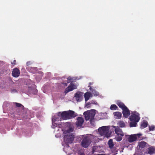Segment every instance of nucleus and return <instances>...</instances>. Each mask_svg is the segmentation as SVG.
Segmentation results:
<instances>
[{"instance_id": "nucleus-25", "label": "nucleus", "mask_w": 155, "mask_h": 155, "mask_svg": "<svg viewBox=\"0 0 155 155\" xmlns=\"http://www.w3.org/2000/svg\"><path fill=\"white\" fill-rule=\"evenodd\" d=\"M54 118V120L57 121L61 120H62V118H61V117L60 116L59 117H58V113L57 114V116H55Z\"/></svg>"}, {"instance_id": "nucleus-21", "label": "nucleus", "mask_w": 155, "mask_h": 155, "mask_svg": "<svg viewBox=\"0 0 155 155\" xmlns=\"http://www.w3.org/2000/svg\"><path fill=\"white\" fill-rule=\"evenodd\" d=\"M147 143L144 141H142L140 142L139 144V146L140 147L143 148L145 146Z\"/></svg>"}, {"instance_id": "nucleus-26", "label": "nucleus", "mask_w": 155, "mask_h": 155, "mask_svg": "<svg viewBox=\"0 0 155 155\" xmlns=\"http://www.w3.org/2000/svg\"><path fill=\"white\" fill-rule=\"evenodd\" d=\"M14 104H15L17 107H22V108L24 107V106L20 103L15 102L14 103Z\"/></svg>"}, {"instance_id": "nucleus-35", "label": "nucleus", "mask_w": 155, "mask_h": 155, "mask_svg": "<svg viewBox=\"0 0 155 155\" xmlns=\"http://www.w3.org/2000/svg\"><path fill=\"white\" fill-rule=\"evenodd\" d=\"M30 62H27V64L28 65L30 64Z\"/></svg>"}, {"instance_id": "nucleus-8", "label": "nucleus", "mask_w": 155, "mask_h": 155, "mask_svg": "<svg viewBox=\"0 0 155 155\" xmlns=\"http://www.w3.org/2000/svg\"><path fill=\"white\" fill-rule=\"evenodd\" d=\"M84 119L81 117H78L77 118V121L76 123V125L78 127L82 126L84 122Z\"/></svg>"}, {"instance_id": "nucleus-10", "label": "nucleus", "mask_w": 155, "mask_h": 155, "mask_svg": "<svg viewBox=\"0 0 155 155\" xmlns=\"http://www.w3.org/2000/svg\"><path fill=\"white\" fill-rule=\"evenodd\" d=\"M82 92L78 91L74 94V97H75L76 100L77 101H80L82 99V95L83 94Z\"/></svg>"}, {"instance_id": "nucleus-39", "label": "nucleus", "mask_w": 155, "mask_h": 155, "mask_svg": "<svg viewBox=\"0 0 155 155\" xmlns=\"http://www.w3.org/2000/svg\"><path fill=\"white\" fill-rule=\"evenodd\" d=\"M89 84H90V85H91V83H89Z\"/></svg>"}, {"instance_id": "nucleus-34", "label": "nucleus", "mask_w": 155, "mask_h": 155, "mask_svg": "<svg viewBox=\"0 0 155 155\" xmlns=\"http://www.w3.org/2000/svg\"><path fill=\"white\" fill-rule=\"evenodd\" d=\"M68 80H71V78L70 77H68L67 78Z\"/></svg>"}, {"instance_id": "nucleus-23", "label": "nucleus", "mask_w": 155, "mask_h": 155, "mask_svg": "<svg viewBox=\"0 0 155 155\" xmlns=\"http://www.w3.org/2000/svg\"><path fill=\"white\" fill-rule=\"evenodd\" d=\"M110 108L111 110H114L117 109L118 107L115 104H113L110 106Z\"/></svg>"}, {"instance_id": "nucleus-4", "label": "nucleus", "mask_w": 155, "mask_h": 155, "mask_svg": "<svg viewBox=\"0 0 155 155\" xmlns=\"http://www.w3.org/2000/svg\"><path fill=\"white\" fill-rule=\"evenodd\" d=\"M100 134L104 137H110L111 134L109 132V128L107 126H103L98 129Z\"/></svg>"}, {"instance_id": "nucleus-22", "label": "nucleus", "mask_w": 155, "mask_h": 155, "mask_svg": "<svg viewBox=\"0 0 155 155\" xmlns=\"http://www.w3.org/2000/svg\"><path fill=\"white\" fill-rule=\"evenodd\" d=\"M137 122L134 121H131L130 123V127H136Z\"/></svg>"}, {"instance_id": "nucleus-1", "label": "nucleus", "mask_w": 155, "mask_h": 155, "mask_svg": "<svg viewBox=\"0 0 155 155\" xmlns=\"http://www.w3.org/2000/svg\"><path fill=\"white\" fill-rule=\"evenodd\" d=\"M73 128L70 127L65 131V135L64 137V141L67 145L69 146V143H71L74 138V134L71 132H73Z\"/></svg>"}, {"instance_id": "nucleus-14", "label": "nucleus", "mask_w": 155, "mask_h": 155, "mask_svg": "<svg viewBox=\"0 0 155 155\" xmlns=\"http://www.w3.org/2000/svg\"><path fill=\"white\" fill-rule=\"evenodd\" d=\"M113 115L114 117L117 119H120L122 116V114L121 112L117 111L113 113Z\"/></svg>"}, {"instance_id": "nucleus-27", "label": "nucleus", "mask_w": 155, "mask_h": 155, "mask_svg": "<svg viewBox=\"0 0 155 155\" xmlns=\"http://www.w3.org/2000/svg\"><path fill=\"white\" fill-rule=\"evenodd\" d=\"M122 136H118L117 138V140L118 141H120L122 140Z\"/></svg>"}, {"instance_id": "nucleus-19", "label": "nucleus", "mask_w": 155, "mask_h": 155, "mask_svg": "<svg viewBox=\"0 0 155 155\" xmlns=\"http://www.w3.org/2000/svg\"><path fill=\"white\" fill-rule=\"evenodd\" d=\"M108 144L109 146V147L110 149H112L113 147L114 144L113 143V140L112 139H110L108 141Z\"/></svg>"}, {"instance_id": "nucleus-29", "label": "nucleus", "mask_w": 155, "mask_h": 155, "mask_svg": "<svg viewBox=\"0 0 155 155\" xmlns=\"http://www.w3.org/2000/svg\"><path fill=\"white\" fill-rule=\"evenodd\" d=\"M91 104V103L88 102L86 104L85 107H87V108H88L89 107V106Z\"/></svg>"}, {"instance_id": "nucleus-32", "label": "nucleus", "mask_w": 155, "mask_h": 155, "mask_svg": "<svg viewBox=\"0 0 155 155\" xmlns=\"http://www.w3.org/2000/svg\"><path fill=\"white\" fill-rule=\"evenodd\" d=\"M12 92L14 93V92H17V91L16 90L14 89L12 90Z\"/></svg>"}, {"instance_id": "nucleus-12", "label": "nucleus", "mask_w": 155, "mask_h": 155, "mask_svg": "<svg viewBox=\"0 0 155 155\" xmlns=\"http://www.w3.org/2000/svg\"><path fill=\"white\" fill-rule=\"evenodd\" d=\"M115 131L118 136H123L124 135L122 130L118 127L115 128Z\"/></svg>"}, {"instance_id": "nucleus-13", "label": "nucleus", "mask_w": 155, "mask_h": 155, "mask_svg": "<svg viewBox=\"0 0 155 155\" xmlns=\"http://www.w3.org/2000/svg\"><path fill=\"white\" fill-rule=\"evenodd\" d=\"M137 139V138L136 135H131L128 138V140L129 142L131 143L136 140Z\"/></svg>"}, {"instance_id": "nucleus-16", "label": "nucleus", "mask_w": 155, "mask_h": 155, "mask_svg": "<svg viewBox=\"0 0 155 155\" xmlns=\"http://www.w3.org/2000/svg\"><path fill=\"white\" fill-rule=\"evenodd\" d=\"M116 104L122 110L127 107L123 103L119 101H117Z\"/></svg>"}, {"instance_id": "nucleus-33", "label": "nucleus", "mask_w": 155, "mask_h": 155, "mask_svg": "<svg viewBox=\"0 0 155 155\" xmlns=\"http://www.w3.org/2000/svg\"><path fill=\"white\" fill-rule=\"evenodd\" d=\"M91 103V104H96L97 103V102L95 101H92Z\"/></svg>"}, {"instance_id": "nucleus-3", "label": "nucleus", "mask_w": 155, "mask_h": 155, "mask_svg": "<svg viewBox=\"0 0 155 155\" xmlns=\"http://www.w3.org/2000/svg\"><path fill=\"white\" fill-rule=\"evenodd\" d=\"M95 114V110L94 109L87 110L84 113L86 120H90V124H93L95 121L94 117Z\"/></svg>"}, {"instance_id": "nucleus-24", "label": "nucleus", "mask_w": 155, "mask_h": 155, "mask_svg": "<svg viewBox=\"0 0 155 155\" xmlns=\"http://www.w3.org/2000/svg\"><path fill=\"white\" fill-rule=\"evenodd\" d=\"M118 125L120 127H124L125 126V124L124 122L123 121H120L118 123Z\"/></svg>"}, {"instance_id": "nucleus-28", "label": "nucleus", "mask_w": 155, "mask_h": 155, "mask_svg": "<svg viewBox=\"0 0 155 155\" xmlns=\"http://www.w3.org/2000/svg\"><path fill=\"white\" fill-rule=\"evenodd\" d=\"M154 126H151L149 127V130L150 131L153 130L154 129Z\"/></svg>"}, {"instance_id": "nucleus-11", "label": "nucleus", "mask_w": 155, "mask_h": 155, "mask_svg": "<svg viewBox=\"0 0 155 155\" xmlns=\"http://www.w3.org/2000/svg\"><path fill=\"white\" fill-rule=\"evenodd\" d=\"M20 72L19 70L17 68H15L12 71V74L14 77L17 78L18 77L20 74Z\"/></svg>"}, {"instance_id": "nucleus-5", "label": "nucleus", "mask_w": 155, "mask_h": 155, "mask_svg": "<svg viewBox=\"0 0 155 155\" xmlns=\"http://www.w3.org/2000/svg\"><path fill=\"white\" fill-rule=\"evenodd\" d=\"M91 142V140L90 136H85L84 137L81 142L82 146L84 148H87L90 145Z\"/></svg>"}, {"instance_id": "nucleus-30", "label": "nucleus", "mask_w": 155, "mask_h": 155, "mask_svg": "<svg viewBox=\"0 0 155 155\" xmlns=\"http://www.w3.org/2000/svg\"><path fill=\"white\" fill-rule=\"evenodd\" d=\"M16 60H14L13 62H11V64H12L15 65L16 64Z\"/></svg>"}, {"instance_id": "nucleus-37", "label": "nucleus", "mask_w": 155, "mask_h": 155, "mask_svg": "<svg viewBox=\"0 0 155 155\" xmlns=\"http://www.w3.org/2000/svg\"><path fill=\"white\" fill-rule=\"evenodd\" d=\"M98 155H105L104 154H98Z\"/></svg>"}, {"instance_id": "nucleus-15", "label": "nucleus", "mask_w": 155, "mask_h": 155, "mask_svg": "<svg viewBox=\"0 0 155 155\" xmlns=\"http://www.w3.org/2000/svg\"><path fill=\"white\" fill-rule=\"evenodd\" d=\"M148 153L150 155H152L155 153V148L154 147L151 146L148 148Z\"/></svg>"}, {"instance_id": "nucleus-2", "label": "nucleus", "mask_w": 155, "mask_h": 155, "mask_svg": "<svg viewBox=\"0 0 155 155\" xmlns=\"http://www.w3.org/2000/svg\"><path fill=\"white\" fill-rule=\"evenodd\" d=\"M58 115L59 117L60 116L61 118L63 120L70 119L74 118L76 116L74 112L72 110L64 111L61 113L59 112L58 113Z\"/></svg>"}, {"instance_id": "nucleus-36", "label": "nucleus", "mask_w": 155, "mask_h": 155, "mask_svg": "<svg viewBox=\"0 0 155 155\" xmlns=\"http://www.w3.org/2000/svg\"><path fill=\"white\" fill-rule=\"evenodd\" d=\"M63 84L65 86H67V84L66 83H64Z\"/></svg>"}, {"instance_id": "nucleus-7", "label": "nucleus", "mask_w": 155, "mask_h": 155, "mask_svg": "<svg viewBox=\"0 0 155 155\" xmlns=\"http://www.w3.org/2000/svg\"><path fill=\"white\" fill-rule=\"evenodd\" d=\"M75 86L72 83H71L68 87H67L64 91V93L66 94L68 92L73 91L76 89Z\"/></svg>"}, {"instance_id": "nucleus-9", "label": "nucleus", "mask_w": 155, "mask_h": 155, "mask_svg": "<svg viewBox=\"0 0 155 155\" xmlns=\"http://www.w3.org/2000/svg\"><path fill=\"white\" fill-rule=\"evenodd\" d=\"M122 114L124 117L127 118L130 114L129 110L127 107L122 110Z\"/></svg>"}, {"instance_id": "nucleus-18", "label": "nucleus", "mask_w": 155, "mask_h": 155, "mask_svg": "<svg viewBox=\"0 0 155 155\" xmlns=\"http://www.w3.org/2000/svg\"><path fill=\"white\" fill-rule=\"evenodd\" d=\"M88 87H90V89L93 94L94 96H97L99 95V93L97 92L95 90L92 88L91 86H89Z\"/></svg>"}, {"instance_id": "nucleus-6", "label": "nucleus", "mask_w": 155, "mask_h": 155, "mask_svg": "<svg viewBox=\"0 0 155 155\" xmlns=\"http://www.w3.org/2000/svg\"><path fill=\"white\" fill-rule=\"evenodd\" d=\"M130 119L131 121L138 122L140 120L139 114L136 111H134L130 116Z\"/></svg>"}, {"instance_id": "nucleus-38", "label": "nucleus", "mask_w": 155, "mask_h": 155, "mask_svg": "<svg viewBox=\"0 0 155 155\" xmlns=\"http://www.w3.org/2000/svg\"><path fill=\"white\" fill-rule=\"evenodd\" d=\"M113 127H114V128H115V126H113Z\"/></svg>"}, {"instance_id": "nucleus-17", "label": "nucleus", "mask_w": 155, "mask_h": 155, "mask_svg": "<svg viewBox=\"0 0 155 155\" xmlns=\"http://www.w3.org/2000/svg\"><path fill=\"white\" fill-rule=\"evenodd\" d=\"M91 94L90 92H87L84 94V97L85 102H87L89 99L90 97H91Z\"/></svg>"}, {"instance_id": "nucleus-31", "label": "nucleus", "mask_w": 155, "mask_h": 155, "mask_svg": "<svg viewBox=\"0 0 155 155\" xmlns=\"http://www.w3.org/2000/svg\"><path fill=\"white\" fill-rule=\"evenodd\" d=\"M136 135L137 137H138L139 138L142 135V134H137Z\"/></svg>"}, {"instance_id": "nucleus-20", "label": "nucleus", "mask_w": 155, "mask_h": 155, "mask_svg": "<svg viewBox=\"0 0 155 155\" xmlns=\"http://www.w3.org/2000/svg\"><path fill=\"white\" fill-rule=\"evenodd\" d=\"M148 125V123L147 121L143 122L141 124L140 128L141 129H143L146 127Z\"/></svg>"}]
</instances>
